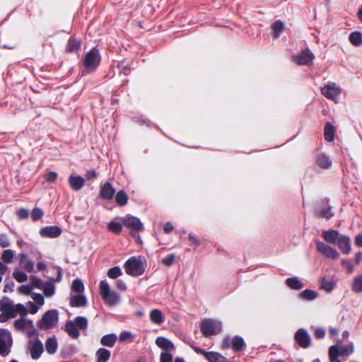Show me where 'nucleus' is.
<instances>
[{
  "mask_svg": "<svg viewBox=\"0 0 362 362\" xmlns=\"http://www.w3.org/2000/svg\"><path fill=\"white\" fill-rule=\"evenodd\" d=\"M88 327V320L85 317L78 316L74 320L67 321L64 325V331L68 335L77 339L79 337L78 329L86 330Z\"/></svg>",
  "mask_w": 362,
  "mask_h": 362,
  "instance_id": "f257e3e1",
  "label": "nucleus"
},
{
  "mask_svg": "<svg viewBox=\"0 0 362 362\" xmlns=\"http://www.w3.org/2000/svg\"><path fill=\"white\" fill-rule=\"evenodd\" d=\"M100 62V55L99 51L96 48L91 49L84 56L83 63L84 69L82 70V75L87 74L94 71Z\"/></svg>",
  "mask_w": 362,
  "mask_h": 362,
  "instance_id": "f03ea898",
  "label": "nucleus"
},
{
  "mask_svg": "<svg viewBox=\"0 0 362 362\" xmlns=\"http://www.w3.org/2000/svg\"><path fill=\"white\" fill-rule=\"evenodd\" d=\"M100 294L106 304L114 306L120 301V296L110 289L106 281H101L99 286Z\"/></svg>",
  "mask_w": 362,
  "mask_h": 362,
  "instance_id": "7ed1b4c3",
  "label": "nucleus"
},
{
  "mask_svg": "<svg viewBox=\"0 0 362 362\" xmlns=\"http://www.w3.org/2000/svg\"><path fill=\"white\" fill-rule=\"evenodd\" d=\"M0 310L7 311L11 317H16L18 314L25 317L28 314V310L23 304L14 305L8 298L0 300Z\"/></svg>",
  "mask_w": 362,
  "mask_h": 362,
  "instance_id": "20e7f679",
  "label": "nucleus"
},
{
  "mask_svg": "<svg viewBox=\"0 0 362 362\" xmlns=\"http://www.w3.org/2000/svg\"><path fill=\"white\" fill-rule=\"evenodd\" d=\"M314 214L320 218L330 219L334 216L332 206L329 204V200L324 198L318 202L314 206Z\"/></svg>",
  "mask_w": 362,
  "mask_h": 362,
  "instance_id": "39448f33",
  "label": "nucleus"
},
{
  "mask_svg": "<svg viewBox=\"0 0 362 362\" xmlns=\"http://www.w3.org/2000/svg\"><path fill=\"white\" fill-rule=\"evenodd\" d=\"M59 313L57 310L52 309L47 311L37 322V327L42 330L53 329L58 325Z\"/></svg>",
  "mask_w": 362,
  "mask_h": 362,
  "instance_id": "423d86ee",
  "label": "nucleus"
},
{
  "mask_svg": "<svg viewBox=\"0 0 362 362\" xmlns=\"http://www.w3.org/2000/svg\"><path fill=\"white\" fill-rule=\"evenodd\" d=\"M221 322L211 319L204 320L201 325V331L206 337L217 334L221 332Z\"/></svg>",
  "mask_w": 362,
  "mask_h": 362,
  "instance_id": "0eeeda50",
  "label": "nucleus"
},
{
  "mask_svg": "<svg viewBox=\"0 0 362 362\" xmlns=\"http://www.w3.org/2000/svg\"><path fill=\"white\" fill-rule=\"evenodd\" d=\"M124 269L127 274L137 276L143 274L144 269L141 261L135 257H130L124 264Z\"/></svg>",
  "mask_w": 362,
  "mask_h": 362,
  "instance_id": "6e6552de",
  "label": "nucleus"
},
{
  "mask_svg": "<svg viewBox=\"0 0 362 362\" xmlns=\"http://www.w3.org/2000/svg\"><path fill=\"white\" fill-rule=\"evenodd\" d=\"M13 340L9 331L0 329V355L7 356L11 351Z\"/></svg>",
  "mask_w": 362,
  "mask_h": 362,
  "instance_id": "1a4fd4ad",
  "label": "nucleus"
},
{
  "mask_svg": "<svg viewBox=\"0 0 362 362\" xmlns=\"http://www.w3.org/2000/svg\"><path fill=\"white\" fill-rule=\"evenodd\" d=\"M124 226L131 230V233L134 235L136 233H139L144 230V226L140 219L133 216H126L122 218Z\"/></svg>",
  "mask_w": 362,
  "mask_h": 362,
  "instance_id": "9d476101",
  "label": "nucleus"
},
{
  "mask_svg": "<svg viewBox=\"0 0 362 362\" xmlns=\"http://www.w3.org/2000/svg\"><path fill=\"white\" fill-rule=\"evenodd\" d=\"M295 342L303 349H308L312 344L310 334L305 328L298 329L294 334Z\"/></svg>",
  "mask_w": 362,
  "mask_h": 362,
  "instance_id": "9b49d317",
  "label": "nucleus"
},
{
  "mask_svg": "<svg viewBox=\"0 0 362 362\" xmlns=\"http://www.w3.org/2000/svg\"><path fill=\"white\" fill-rule=\"evenodd\" d=\"M316 248L322 255L332 259H337L340 256L339 252L335 248L320 240L316 241Z\"/></svg>",
  "mask_w": 362,
  "mask_h": 362,
  "instance_id": "f8f14e48",
  "label": "nucleus"
},
{
  "mask_svg": "<svg viewBox=\"0 0 362 362\" xmlns=\"http://www.w3.org/2000/svg\"><path fill=\"white\" fill-rule=\"evenodd\" d=\"M315 59L314 54L306 48L302 51L300 54L294 55L293 57V61L298 65H310L313 64V59Z\"/></svg>",
  "mask_w": 362,
  "mask_h": 362,
  "instance_id": "ddd939ff",
  "label": "nucleus"
},
{
  "mask_svg": "<svg viewBox=\"0 0 362 362\" xmlns=\"http://www.w3.org/2000/svg\"><path fill=\"white\" fill-rule=\"evenodd\" d=\"M193 349L196 353L204 355L209 362H228V359L224 356L218 352L206 351L196 346H194Z\"/></svg>",
  "mask_w": 362,
  "mask_h": 362,
  "instance_id": "4468645a",
  "label": "nucleus"
},
{
  "mask_svg": "<svg viewBox=\"0 0 362 362\" xmlns=\"http://www.w3.org/2000/svg\"><path fill=\"white\" fill-rule=\"evenodd\" d=\"M28 349L33 359H38L43 353L44 348L39 338H35L28 341Z\"/></svg>",
  "mask_w": 362,
  "mask_h": 362,
  "instance_id": "2eb2a0df",
  "label": "nucleus"
},
{
  "mask_svg": "<svg viewBox=\"0 0 362 362\" xmlns=\"http://www.w3.org/2000/svg\"><path fill=\"white\" fill-rule=\"evenodd\" d=\"M315 163L319 168L328 170L332 166V160L325 153H317L315 156Z\"/></svg>",
  "mask_w": 362,
  "mask_h": 362,
  "instance_id": "dca6fc26",
  "label": "nucleus"
},
{
  "mask_svg": "<svg viewBox=\"0 0 362 362\" xmlns=\"http://www.w3.org/2000/svg\"><path fill=\"white\" fill-rule=\"evenodd\" d=\"M40 235L43 238H55L62 233V229L57 226L43 227L40 230Z\"/></svg>",
  "mask_w": 362,
  "mask_h": 362,
  "instance_id": "f3484780",
  "label": "nucleus"
},
{
  "mask_svg": "<svg viewBox=\"0 0 362 362\" xmlns=\"http://www.w3.org/2000/svg\"><path fill=\"white\" fill-rule=\"evenodd\" d=\"M322 93L328 99L337 101L340 95V89L333 85H327L322 88Z\"/></svg>",
  "mask_w": 362,
  "mask_h": 362,
  "instance_id": "a211bd4d",
  "label": "nucleus"
},
{
  "mask_svg": "<svg viewBox=\"0 0 362 362\" xmlns=\"http://www.w3.org/2000/svg\"><path fill=\"white\" fill-rule=\"evenodd\" d=\"M156 344L163 350L162 352H173L175 349L173 343L164 337H157Z\"/></svg>",
  "mask_w": 362,
  "mask_h": 362,
  "instance_id": "6ab92c4d",
  "label": "nucleus"
},
{
  "mask_svg": "<svg viewBox=\"0 0 362 362\" xmlns=\"http://www.w3.org/2000/svg\"><path fill=\"white\" fill-rule=\"evenodd\" d=\"M342 234L337 230L329 229L322 233V238L328 243L336 244Z\"/></svg>",
  "mask_w": 362,
  "mask_h": 362,
  "instance_id": "aec40b11",
  "label": "nucleus"
},
{
  "mask_svg": "<svg viewBox=\"0 0 362 362\" xmlns=\"http://www.w3.org/2000/svg\"><path fill=\"white\" fill-rule=\"evenodd\" d=\"M343 254L348 255L351 250V239L346 235H341L336 243Z\"/></svg>",
  "mask_w": 362,
  "mask_h": 362,
  "instance_id": "412c9836",
  "label": "nucleus"
},
{
  "mask_svg": "<svg viewBox=\"0 0 362 362\" xmlns=\"http://www.w3.org/2000/svg\"><path fill=\"white\" fill-rule=\"evenodd\" d=\"M62 272L60 270L58 271L57 277L55 279V281H59L62 279ZM52 281H54V279H51L50 281L45 282L41 289L43 290L44 294L47 297L52 296L55 292V286Z\"/></svg>",
  "mask_w": 362,
  "mask_h": 362,
  "instance_id": "4be33fe9",
  "label": "nucleus"
},
{
  "mask_svg": "<svg viewBox=\"0 0 362 362\" xmlns=\"http://www.w3.org/2000/svg\"><path fill=\"white\" fill-rule=\"evenodd\" d=\"M115 194V189L112 185L107 182L100 187V196L102 199L105 200H111Z\"/></svg>",
  "mask_w": 362,
  "mask_h": 362,
  "instance_id": "5701e85b",
  "label": "nucleus"
},
{
  "mask_svg": "<svg viewBox=\"0 0 362 362\" xmlns=\"http://www.w3.org/2000/svg\"><path fill=\"white\" fill-rule=\"evenodd\" d=\"M15 329L18 331H24L26 329L33 328V322L25 317L16 320L13 322Z\"/></svg>",
  "mask_w": 362,
  "mask_h": 362,
  "instance_id": "b1692460",
  "label": "nucleus"
},
{
  "mask_svg": "<svg viewBox=\"0 0 362 362\" xmlns=\"http://www.w3.org/2000/svg\"><path fill=\"white\" fill-rule=\"evenodd\" d=\"M45 347L48 354H54L58 349V342L56 337L52 336L47 338L45 343Z\"/></svg>",
  "mask_w": 362,
  "mask_h": 362,
  "instance_id": "393cba45",
  "label": "nucleus"
},
{
  "mask_svg": "<svg viewBox=\"0 0 362 362\" xmlns=\"http://www.w3.org/2000/svg\"><path fill=\"white\" fill-rule=\"evenodd\" d=\"M318 296V293L314 290L307 288L297 295V298L303 301H313Z\"/></svg>",
  "mask_w": 362,
  "mask_h": 362,
  "instance_id": "a878e982",
  "label": "nucleus"
},
{
  "mask_svg": "<svg viewBox=\"0 0 362 362\" xmlns=\"http://www.w3.org/2000/svg\"><path fill=\"white\" fill-rule=\"evenodd\" d=\"M19 263L23 268L28 272H32L34 270V263L28 259L27 255L21 253L18 255Z\"/></svg>",
  "mask_w": 362,
  "mask_h": 362,
  "instance_id": "bb28decb",
  "label": "nucleus"
},
{
  "mask_svg": "<svg viewBox=\"0 0 362 362\" xmlns=\"http://www.w3.org/2000/svg\"><path fill=\"white\" fill-rule=\"evenodd\" d=\"M84 182V179L81 176L71 175L69 177V183L71 187L75 191L80 190L83 187Z\"/></svg>",
  "mask_w": 362,
  "mask_h": 362,
  "instance_id": "cd10ccee",
  "label": "nucleus"
},
{
  "mask_svg": "<svg viewBox=\"0 0 362 362\" xmlns=\"http://www.w3.org/2000/svg\"><path fill=\"white\" fill-rule=\"evenodd\" d=\"M150 320L156 325H160L165 321V317L161 310L153 309L149 313Z\"/></svg>",
  "mask_w": 362,
  "mask_h": 362,
  "instance_id": "c85d7f7f",
  "label": "nucleus"
},
{
  "mask_svg": "<svg viewBox=\"0 0 362 362\" xmlns=\"http://www.w3.org/2000/svg\"><path fill=\"white\" fill-rule=\"evenodd\" d=\"M288 287L293 290H300L304 287V284L296 276L289 277L286 279Z\"/></svg>",
  "mask_w": 362,
  "mask_h": 362,
  "instance_id": "c756f323",
  "label": "nucleus"
},
{
  "mask_svg": "<svg viewBox=\"0 0 362 362\" xmlns=\"http://www.w3.org/2000/svg\"><path fill=\"white\" fill-rule=\"evenodd\" d=\"M285 28V23L281 20H277L273 22V39L279 38Z\"/></svg>",
  "mask_w": 362,
  "mask_h": 362,
  "instance_id": "7c9ffc66",
  "label": "nucleus"
},
{
  "mask_svg": "<svg viewBox=\"0 0 362 362\" xmlns=\"http://www.w3.org/2000/svg\"><path fill=\"white\" fill-rule=\"evenodd\" d=\"M334 127L332 124L329 122L325 123L324 136L327 141L331 142L334 139Z\"/></svg>",
  "mask_w": 362,
  "mask_h": 362,
  "instance_id": "2f4dec72",
  "label": "nucleus"
},
{
  "mask_svg": "<svg viewBox=\"0 0 362 362\" xmlns=\"http://www.w3.org/2000/svg\"><path fill=\"white\" fill-rule=\"evenodd\" d=\"M117 336L115 334H109L104 335L100 339V344L105 346L112 347L116 341Z\"/></svg>",
  "mask_w": 362,
  "mask_h": 362,
  "instance_id": "473e14b6",
  "label": "nucleus"
},
{
  "mask_svg": "<svg viewBox=\"0 0 362 362\" xmlns=\"http://www.w3.org/2000/svg\"><path fill=\"white\" fill-rule=\"evenodd\" d=\"M87 300L84 296L75 295L70 298V304L73 307H81L86 305Z\"/></svg>",
  "mask_w": 362,
  "mask_h": 362,
  "instance_id": "72a5a7b5",
  "label": "nucleus"
},
{
  "mask_svg": "<svg viewBox=\"0 0 362 362\" xmlns=\"http://www.w3.org/2000/svg\"><path fill=\"white\" fill-rule=\"evenodd\" d=\"M98 362H107L110 358V351L104 348H100L96 352Z\"/></svg>",
  "mask_w": 362,
  "mask_h": 362,
  "instance_id": "f704fd0d",
  "label": "nucleus"
},
{
  "mask_svg": "<svg viewBox=\"0 0 362 362\" xmlns=\"http://www.w3.org/2000/svg\"><path fill=\"white\" fill-rule=\"evenodd\" d=\"M350 42L356 46L358 47L362 45V33L359 31H354L349 34V37Z\"/></svg>",
  "mask_w": 362,
  "mask_h": 362,
  "instance_id": "c9c22d12",
  "label": "nucleus"
},
{
  "mask_svg": "<svg viewBox=\"0 0 362 362\" xmlns=\"http://www.w3.org/2000/svg\"><path fill=\"white\" fill-rule=\"evenodd\" d=\"M245 346V344L242 337L236 336L232 339V347L235 351L244 349Z\"/></svg>",
  "mask_w": 362,
  "mask_h": 362,
  "instance_id": "e433bc0d",
  "label": "nucleus"
},
{
  "mask_svg": "<svg viewBox=\"0 0 362 362\" xmlns=\"http://www.w3.org/2000/svg\"><path fill=\"white\" fill-rule=\"evenodd\" d=\"M115 201L118 205L124 206L127 203L128 197L123 190H120L115 195Z\"/></svg>",
  "mask_w": 362,
  "mask_h": 362,
  "instance_id": "4c0bfd02",
  "label": "nucleus"
},
{
  "mask_svg": "<svg viewBox=\"0 0 362 362\" xmlns=\"http://www.w3.org/2000/svg\"><path fill=\"white\" fill-rule=\"evenodd\" d=\"M352 291L355 293L362 292V274L358 275L354 279Z\"/></svg>",
  "mask_w": 362,
  "mask_h": 362,
  "instance_id": "58836bf2",
  "label": "nucleus"
},
{
  "mask_svg": "<svg viewBox=\"0 0 362 362\" xmlns=\"http://www.w3.org/2000/svg\"><path fill=\"white\" fill-rule=\"evenodd\" d=\"M14 257V252L12 250L7 249L4 250L1 259L4 263L9 264L11 262L13 258Z\"/></svg>",
  "mask_w": 362,
  "mask_h": 362,
  "instance_id": "ea45409f",
  "label": "nucleus"
},
{
  "mask_svg": "<svg viewBox=\"0 0 362 362\" xmlns=\"http://www.w3.org/2000/svg\"><path fill=\"white\" fill-rule=\"evenodd\" d=\"M80 46L81 42L78 40L74 38H71L68 41L66 49L69 52L76 51L80 48Z\"/></svg>",
  "mask_w": 362,
  "mask_h": 362,
  "instance_id": "a19ab883",
  "label": "nucleus"
},
{
  "mask_svg": "<svg viewBox=\"0 0 362 362\" xmlns=\"http://www.w3.org/2000/svg\"><path fill=\"white\" fill-rule=\"evenodd\" d=\"M335 283L332 280H327L323 278L321 282V288L327 292H330L333 290Z\"/></svg>",
  "mask_w": 362,
  "mask_h": 362,
  "instance_id": "79ce46f5",
  "label": "nucleus"
},
{
  "mask_svg": "<svg viewBox=\"0 0 362 362\" xmlns=\"http://www.w3.org/2000/svg\"><path fill=\"white\" fill-rule=\"evenodd\" d=\"M339 356H341V352L339 350V345H338V344L332 345L329 348V357L339 358Z\"/></svg>",
  "mask_w": 362,
  "mask_h": 362,
  "instance_id": "37998d69",
  "label": "nucleus"
},
{
  "mask_svg": "<svg viewBox=\"0 0 362 362\" xmlns=\"http://www.w3.org/2000/svg\"><path fill=\"white\" fill-rule=\"evenodd\" d=\"M122 274V272L119 267H114L110 268L107 272V276L109 278L115 279L120 276Z\"/></svg>",
  "mask_w": 362,
  "mask_h": 362,
  "instance_id": "c03bdc74",
  "label": "nucleus"
},
{
  "mask_svg": "<svg viewBox=\"0 0 362 362\" xmlns=\"http://www.w3.org/2000/svg\"><path fill=\"white\" fill-rule=\"evenodd\" d=\"M339 350H340L341 356H350L354 352V345L352 343H350L348 345L339 346Z\"/></svg>",
  "mask_w": 362,
  "mask_h": 362,
  "instance_id": "a18cd8bd",
  "label": "nucleus"
},
{
  "mask_svg": "<svg viewBox=\"0 0 362 362\" xmlns=\"http://www.w3.org/2000/svg\"><path fill=\"white\" fill-rule=\"evenodd\" d=\"M71 289L74 292L82 293L84 291L83 282L79 279H75L71 284Z\"/></svg>",
  "mask_w": 362,
  "mask_h": 362,
  "instance_id": "49530a36",
  "label": "nucleus"
},
{
  "mask_svg": "<svg viewBox=\"0 0 362 362\" xmlns=\"http://www.w3.org/2000/svg\"><path fill=\"white\" fill-rule=\"evenodd\" d=\"M13 278L18 281V282H24L28 279V275L19 270H15L13 273Z\"/></svg>",
  "mask_w": 362,
  "mask_h": 362,
  "instance_id": "de8ad7c7",
  "label": "nucleus"
},
{
  "mask_svg": "<svg viewBox=\"0 0 362 362\" xmlns=\"http://www.w3.org/2000/svg\"><path fill=\"white\" fill-rule=\"evenodd\" d=\"M122 228V224L119 222L110 221L107 225L108 230L116 233H120Z\"/></svg>",
  "mask_w": 362,
  "mask_h": 362,
  "instance_id": "09e8293b",
  "label": "nucleus"
},
{
  "mask_svg": "<svg viewBox=\"0 0 362 362\" xmlns=\"http://www.w3.org/2000/svg\"><path fill=\"white\" fill-rule=\"evenodd\" d=\"M43 216V211L38 207H35L31 211V217L33 221L40 220Z\"/></svg>",
  "mask_w": 362,
  "mask_h": 362,
  "instance_id": "8fccbe9b",
  "label": "nucleus"
},
{
  "mask_svg": "<svg viewBox=\"0 0 362 362\" xmlns=\"http://www.w3.org/2000/svg\"><path fill=\"white\" fill-rule=\"evenodd\" d=\"M30 279L31 286H33V288L35 287L37 288L42 289L45 282H43L40 279H39L35 276H30Z\"/></svg>",
  "mask_w": 362,
  "mask_h": 362,
  "instance_id": "3c124183",
  "label": "nucleus"
},
{
  "mask_svg": "<svg viewBox=\"0 0 362 362\" xmlns=\"http://www.w3.org/2000/svg\"><path fill=\"white\" fill-rule=\"evenodd\" d=\"M173 352H161L160 356V362H173Z\"/></svg>",
  "mask_w": 362,
  "mask_h": 362,
  "instance_id": "603ef678",
  "label": "nucleus"
},
{
  "mask_svg": "<svg viewBox=\"0 0 362 362\" xmlns=\"http://www.w3.org/2000/svg\"><path fill=\"white\" fill-rule=\"evenodd\" d=\"M314 336L317 339H322L325 336V329L322 327H315L314 329Z\"/></svg>",
  "mask_w": 362,
  "mask_h": 362,
  "instance_id": "864d4df0",
  "label": "nucleus"
},
{
  "mask_svg": "<svg viewBox=\"0 0 362 362\" xmlns=\"http://www.w3.org/2000/svg\"><path fill=\"white\" fill-rule=\"evenodd\" d=\"M32 290L33 286L31 285H22L18 288V292L23 295H29Z\"/></svg>",
  "mask_w": 362,
  "mask_h": 362,
  "instance_id": "5fc2aeb1",
  "label": "nucleus"
},
{
  "mask_svg": "<svg viewBox=\"0 0 362 362\" xmlns=\"http://www.w3.org/2000/svg\"><path fill=\"white\" fill-rule=\"evenodd\" d=\"M10 240L5 233L0 234V246L1 247H7L10 245Z\"/></svg>",
  "mask_w": 362,
  "mask_h": 362,
  "instance_id": "6e6d98bb",
  "label": "nucleus"
},
{
  "mask_svg": "<svg viewBox=\"0 0 362 362\" xmlns=\"http://www.w3.org/2000/svg\"><path fill=\"white\" fill-rule=\"evenodd\" d=\"M57 178V173L54 171H48L45 175V181L49 183L54 182Z\"/></svg>",
  "mask_w": 362,
  "mask_h": 362,
  "instance_id": "4d7b16f0",
  "label": "nucleus"
},
{
  "mask_svg": "<svg viewBox=\"0 0 362 362\" xmlns=\"http://www.w3.org/2000/svg\"><path fill=\"white\" fill-rule=\"evenodd\" d=\"M32 298L39 306L42 305L45 303L43 296L40 293H33L32 294Z\"/></svg>",
  "mask_w": 362,
  "mask_h": 362,
  "instance_id": "13d9d810",
  "label": "nucleus"
},
{
  "mask_svg": "<svg viewBox=\"0 0 362 362\" xmlns=\"http://www.w3.org/2000/svg\"><path fill=\"white\" fill-rule=\"evenodd\" d=\"M174 260H175V255L173 254H170L162 259V263L164 265L169 267L173 264Z\"/></svg>",
  "mask_w": 362,
  "mask_h": 362,
  "instance_id": "bf43d9fd",
  "label": "nucleus"
},
{
  "mask_svg": "<svg viewBox=\"0 0 362 362\" xmlns=\"http://www.w3.org/2000/svg\"><path fill=\"white\" fill-rule=\"evenodd\" d=\"M27 307L29 313L31 314H35L39 310V305L32 301H29L27 303Z\"/></svg>",
  "mask_w": 362,
  "mask_h": 362,
  "instance_id": "052dcab7",
  "label": "nucleus"
},
{
  "mask_svg": "<svg viewBox=\"0 0 362 362\" xmlns=\"http://www.w3.org/2000/svg\"><path fill=\"white\" fill-rule=\"evenodd\" d=\"M132 338V334L128 331H123L119 336V341H124Z\"/></svg>",
  "mask_w": 362,
  "mask_h": 362,
  "instance_id": "680f3d73",
  "label": "nucleus"
},
{
  "mask_svg": "<svg viewBox=\"0 0 362 362\" xmlns=\"http://www.w3.org/2000/svg\"><path fill=\"white\" fill-rule=\"evenodd\" d=\"M16 214L19 219H25L28 218V211L24 208H21L16 211Z\"/></svg>",
  "mask_w": 362,
  "mask_h": 362,
  "instance_id": "e2e57ef3",
  "label": "nucleus"
},
{
  "mask_svg": "<svg viewBox=\"0 0 362 362\" xmlns=\"http://www.w3.org/2000/svg\"><path fill=\"white\" fill-rule=\"evenodd\" d=\"M341 264L346 268L347 272L349 274L354 272V266L349 259H342Z\"/></svg>",
  "mask_w": 362,
  "mask_h": 362,
  "instance_id": "0e129e2a",
  "label": "nucleus"
},
{
  "mask_svg": "<svg viewBox=\"0 0 362 362\" xmlns=\"http://www.w3.org/2000/svg\"><path fill=\"white\" fill-rule=\"evenodd\" d=\"M0 312H2V313L0 314L1 322H6L8 320L9 318H12L11 316H10V313L7 311L0 310Z\"/></svg>",
  "mask_w": 362,
  "mask_h": 362,
  "instance_id": "69168bd1",
  "label": "nucleus"
},
{
  "mask_svg": "<svg viewBox=\"0 0 362 362\" xmlns=\"http://www.w3.org/2000/svg\"><path fill=\"white\" fill-rule=\"evenodd\" d=\"M232 346V339L230 337H226L222 343V349H226Z\"/></svg>",
  "mask_w": 362,
  "mask_h": 362,
  "instance_id": "338daca9",
  "label": "nucleus"
},
{
  "mask_svg": "<svg viewBox=\"0 0 362 362\" xmlns=\"http://www.w3.org/2000/svg\"><path fill=\"white\" fill-rule=\"evenodd\" d=\"M355 244L357 247H362V233L358 234L356 236Z\"/></svg>",
  "mask_w": 362,
  "mask_h": 362,
  "instance_id": "774afa93",
  "label": "nucleus"
}]
</instances>
